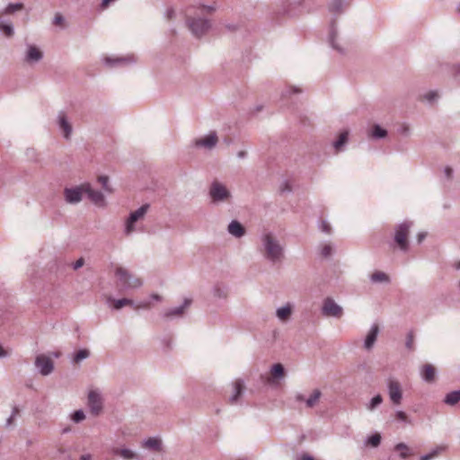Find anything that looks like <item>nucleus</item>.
<instances>
[{"label": "nucleus", "mask_w": 460, "mask_h": 460, "mask_svg": "<svg viewBox=\"0 0 460 460\" xmlns=\"http://www.w3.org/2000/svg\"><path fill=\"white\" fill-rule=\"evenodd\" d=\"M215 11L211 5L190 6L185 10V24L191 35L196 39H201L212 28V22L208 14Z\"/></svg>", "instance_id": "obj_1"}, {"label": "nucleus", "mask_w": 460, "mask_h": 460, "mask_svg": "<svg viewBox=\"0 0 460 460\" xmlns=\"http://www.w3.org/2000/svg\"><path fill=\"white\" fill-rule=\"evenodd\" d=\"M260 251L263 258L271 264H280L285 259V247L271 232L261 236Z\"/></svg>", "instance_id": "obj_2"}, {"label": "nucleus", "mask_w": 460, "mask_h": 460, "mask_svg": "<svg viewBox=\"0 0 460 460\" xmlns=\"http://www.w3.org/2000/svg\"><path fill=\"white\" fill-rule=\"evenodd\" d=\"M208 196L211 199V202L214 204L229 202L232 199L230 190L225 184L217 180H214L211 182L208 190Z\"/></svg>", "instance_id": "obj_3"}, {"label": "nucleus", "mask_w": 460, "mask_h": 460, "mask_svg": "<svg viewBox=\"0 0 460 460\" xmlns=\"http://www.w3.org/2000/svg\"><path fill=\"white\" fill-rule=\"evenodd\" d=\"M115 276L118 278L119 285L124 290L138 288L143 285V282L140 279L132 275L127 269L123 267L116 268Z\"/></svg>", "instance_id": "obj_4"}, {"label": "nucleus", "mask_w": 460, "mask_h": 460, "mask_svg": "<svg viewBox=\"0 0 460 460\" xmlns=\"http://www.w3.org/2000/svg\"><path fill=\"white\" fill-rule=\"evenodd\" d=\"M412 226V222L411 221H404L401 224H399L395 227L394 232V242L399 247V249L402 252H407L409 250V242H408V236L410 234V229Z\"/></svg>", "instance_id": "obj_5"}, {"label": "nucleus", "mask_w": 460, "mask_h": 460, "mask_svg": "<svg viewBox=\"0 0 460 460\" xmlns=\"http://www.w3.org/2000/svg\"><path fill=\"white\" fill-rule=\"evenodd\" d=\"M148 208H149V205L145 204V205L141 206L140 208H138L137 210H135L129 214V217H128V219L126 221V226H125V234L127 235H129L130 234H132L135 231V226H134L135 223L137 220L144 217V216L147 212Z\"/></svg>", "instance_id": "obj_6"}, {"label": "nucleus", "mask_w": 460, "mask_h": 460, "mask_svg": "<svg viewBox=\"0 0 460 460\" xmlns=\"http://www.w3.org/2000/svg\"><path fill=\"white\" fill-rule=\"evenodd\" d=\"M87 404L93 415L98 416L103 408L102 394L97 390H92L88 394Z\"/></svg>", "instance_id": "obj_7"}, {"label": "nucleus", "mask_w": 460, "mask_h": 460, "mask_svg": "<svg viewBox=\"0 0 460 460\" xmlns=\"http://www.w3.org/2000/svg\"><path fill=\"white\" fill-rule=\"evenodd\" d=\"M387 391L392 403L394 405H400L402 400L401 384L397 380L390 378L387 382Z\"/></svg>", "instance_id": "obj_8"}, {"label": "nucleus", "mask_w": 460, "mask_h": 460, "mask_svg": "<svg viewBox=\"0 0 460 460\" xmlns=\"http://www.w3.org/2000/svg\"><path fill=\"white\" fill-rule=\"evenodd\" d=\"M342 307L336 304L332 298L327 297L324 299L322 307L323 315L340 318L342 315Z\"/></svg>", "instance_id": "obj_9"}, {"label": "nucleus", "mask_w": 460, "mask_h": 460, "mask_svg": "<svg viewBox=\"0 0 460 460\" xmlns=\"http://www.w3.org/2000/svg\"><path fill=\"white\" fill-rule=\"evenodd\" d=\"M191 302V299L185 298L181 305L164 310L162 314L163 318L165 320H172L181 317L184 314L185 309L190 305Z\"/></svg>", "instance_id": "obj_10"}, {"label": "nucleus", "mask_w": 460, "mask_h": 460, "mask_svg": "<svg viewBox=\"0 0 460 460\" xmlns=\"http://www.w3.org/2000/svg\"><path fill=\"white\" fill-rule=\"evenodd\" d=\"M35 366L42 376H49L54 369L53 361L45 355L36 357Z\"/></svg>", "instance_id": "obj_11"}, {"label": "nucleus", "mask_w": 460, "mask_h": 460, "mask_svg": "<svg viewBox=\"0 0 460 460\" xmlns=\"http://www.w3.org/2000/svg\"><path fill=\"white\" fill-rule=\"evenodd\" d=\"M84 193V184L75 188H66L64 190L65 199L70 204L79 203L82 200Z\"/></svg>", "instance_id": "obj_12"}, {"label": "nucleus", "mask_w": 460, "mask_h": 460, "mask_svg": "<svg viewBox=\"0 0 460 460\" xmlns=\"http://www.w3.org/2000/svg\"><path fill=\"white\" fill-rule=\"evenodd\" d=\"M218 142L217 135L215 131L210 132L208 135L195 139L194 146L196 147H203L205 149H213Z\"/></svg>", "instance_id": "obj_13"}, {"label": "nucleus", "mask_w": 460, "mask_h": 460, "mask_svg": "<svg viewBox=\"0 0 460 460\" xmlns=\"http://www.w3.org/2000/svg\"><path fill=\"white\" fill-rule=\"evenodd\" d=\"M57 121L59 128L62 130L63 137L66 139H69L73 131L72 125L67 119L66 114L65 111H61L58 112L57 117Z\"/></svg>", "instance_id": "obj_14"}, {"label": "nucleus", "mask_w": 460, "mask_h": 460, "mask_svg": "<svg viewBox=\"0 0 460 460\" xmlns=\"http://www.w3.org/2000/svg\"><path fill=\"white\" fill-rule=\"evenodd\" d=\"M84 193L87 195V197L95 205H97V206L104 205V203H105L104 196L101 191L93 190L89 183L84 184Z\"/></svg>", "instance_id": "obj_15"}, {"label": "nucleus", "mask_w": 460, "mask_h": 460, "mask_svg": "<svg viewBox=\"0 0 460 460\" xmlns=\"http://www.w3.org/2000/svg\"><path fill=\"white\" fill-rule=\"evenodd\" d=\"M378 333H379L378 324L377 323L372 324L370 327V330L368 331L367 335L364 341V348L367 350L372 349V348L374 347V345L376 341Z\"/></svg>", "instance_id": "obj_16"}, {"label": "nucleus", "mask_w": 460, "mask_h": 460, "mask_svg": "<svg viewBox=\"0 0 460 460\" xmlns=\"http://www.w3.org/2000/svg\"><path fill=\"white\" fill-rule=\"evenodd\" d=\"M337 38H338L337 23H336V19H333L330 24L329 42L332 49H334L338 52L343 54L344 49L342 47H341L337 43Z\"/></svg>", "instance_id": "obj_17"}, {"label": "nucleus", "mask_w": 460, "mask_h": 460, "mask_svg": "<svg viewBox=\"0 0 460 460\" xmlns=\"http://www.w3.org/2000/svg\"><path fill=\"white\" fill-rule=\"evenodd\" d=\"M300 4L296 0H285L282 2L279 13L287 15H295L296 13V8Z\"/></svg>", "instance_id": "obj_18"}, {"label": "nucleus", "mask_w": 460, "mask_h": 460, "mask_svg": "<svg viewBox=\"0 0 460 460\" xmlns=\"http://www.w3.org/2000/svg\"><path fill=\"white\" fill-rule=\"evenodd\" d=\"M43 58L42 52L35 46L30 45L28 47L25 61L28 63H37Z\"/></svg>", "instance_id": "obj_19"}, {"label": "nucleus", "mask_w": 460, "mask_h": 460, "mask_svg": "<svg viewBox=\"0 0 460 460\" xmlns=\"http://www.w3.org/2000/svg\"><path fill=\"white\" fill-rule=\"evenodd\" d=\"M227 231L231 235L236 238H241L245 234L244 227L237 220L231 221V223L228 225Z\"/></svg>", "instance_id": "obj_20"}, {"label": "nucleus", "mask_w": 460, "mask_h": 460, "mask_svg": "<svg viewBox=\"0 0 460 460\" xmlns=\"http://www.w3.org/2000/svg\"><path fill=\"white\" fill-rule=\"evenodd\" d=\"M292 312L293 305L290 303H288L276 310V316L279 321L286 323L290 318Z\"/></svg>", "instance_id": "obj_21"}, {"label": "nucleus", "mask_w": 460, "mask_h": 460, "mask_svg": "<svg viewBox=\"0 0 460 460\" xmlns=\"http://www.w3.org/2000/svg\"><path fill=\"white\" fill-rule=\"evenodd\" d=\"M244 390V382L242 379H236L234 383V393L229 397L230 403H236L239 397L243 394Z\"/></svg>", "instance_id": "obj_22"}, {"label": "nucleus", "mask_w": 460, "mask_h": 460, "mask_svg": "<svg viewBox=\"0 0 460 460\" xmlns=\"http://www.w3.org/2000/svg\"><path fill=\"white\" fill-rule=\"evenodd\" d=\"M349 4L346 0H331L328 4L329 11L337 14L343 13Z\"/></svg>", "instance_id": "obj_23"}, {"label": "nucleus", "mask_w": 460, "mask_h": 460, "mask_svg": "<svg viewBox=\"0 0 460 460\" xmlns=\"http://www.w3.org/2000/svg\"><path fill=\"white\" fill-rule=\"evenodd\" d=\"M112 453L116 456L122 457L125 460H133L138 458L137 455L128 448L115 447L112 449Z\"/></svg>", "instance_id": "obj_24"}, {"label": "nucleus", "mask_w": 460, "mask_h": 460, "mask_svg": "<svg viewBox=\"0 0 460 460\" xmlns=\"http://www.w3.org/2000/svg\"><path fill=\"white\" fill-rule=\"evenodd\" d=\"M143 447L154 451H161L162 441L156 438H149L143 442Z\"/></svg>", "instance_id": "obj_25"}, {"label": "nucleus", "mask_w": 460, "mask_h": 460, "mask_svg": "<svg viewBox=\"0 0 460 460\" xmlns=\"http://www.w3.org/2000/svg\"><path fill=\"white\" fill-rule=\"evenodd\" d=\"M322 393L319 389H314L311 395L305 400V406L307 408H314L319 402Z\"/></svg>", "instance_id": "obj_26"}, {"label": "nucleus", "mask_w": 460, "mask_h": 460, "mask_svg": "<svg viewBox=\"0 0 460 460\" xmlns=\"http://www.w3.org/2000/svg\"><path fill=\"white\" fill-rule=\"evenodd\" d=\"M459 401L460 390H456L448 393L444 399V402L450 406L456 405Z\"/></svg>", "instance_id": "obj_27"}, {"label": "nucleus", "mask_w": 460, "mask_h": 460, "mask_svg": "<svg viewBox=\"0 0 460 460\" xmlns=\"http://www.w3.org/2000/svg\"><path fill=\"white\" fill-rule=\"evenodd\" d=\"M370 280L373 283H389V276L383 271H376L370 276Z\"/></svg>", "instance_id": "obj_28"}, {"label": "nucleus", "mask_w": 460, "mask_h": 460, "mask_svg": "<svg viewBox=\"0 0 460 460\" xmlns=\"http://www.w3.org/2000/svg\"><path fill=\"white\" fill-rule=\"evenodd\" d=\"M421 376L424 381L432 382L435 378V368L431 365H425Z\"/></svg>", "instance_id": "obj_29"}, {"label": "nucleus", "mask_w": 460, "mask_h": 460, "mask_svg": "<svg viewBox=\"0 0 460 460\" xmlns=\"http://www.w3.org/2000/svg\"><path fill=\"white\" fill-rule=\"evenodd\" d=\"M394 450L400 452V456L402 458H406L411 455L410 447L405 443L402 442L398 443L394 447Z\"/></svg>", "instance_id": "obj_30"}, {"label": "nucleus", "mask_w": 460, "mask_h": 460, "mask_svg": "<svg viewBox=\"0 0 460 460\" xmlns=\"http://www.w3.org/2000/svg\"><path fill=\"white\" fill-rule=\"evenodd\" d=\"M20 411L21 410L17 405L13 406L12 413L5 421V428H10L14 425V420L17 416L20 415Z\"/></svg>", "instance_id": "obj_31"}, {"label": "nucleus", "mask_w": 460, "mask_h": 460, "mask_svg": "<svg viewBox=\"0 0 460 460\" xmlns=\"http://www.w3.org/2000/svg\"><path fill=\"white\" fill-rule=\"evenodd\" d=\"M438 98L439 93L437 90L429 91L421 96V100L426 101L429 103L437 102Z\"/></svg>", "instance_id": "obj_32"}, {"label": "nucleus", "mask_w": 460, "mask_h": 460, "mask_svg": "<svg viewBox=\"0 0 460 460\" xmlns=\"http://www.w3.org/2000/svg\"><path fill=\"white\" fill-rule=\"evenodd\" d=\"M382 402H383L382 395L381 394H376L367 404V409L368 411H372L376 410L377 407H379Z\"/></svg>", "instance_id": "obj_33"}, {"label": "nucleus", "mask_w": 460, "mask_h": 460, "mask_svg": "<svg viewBox=\"0 0 460 460\" xmlns=\"http://www.w3.org/2000/svg\"><path fill=\"white\" fill-rule=\"evenodd\" d=\"M0 31L6 37H12L14 33L13 26L11 22H4L0 20Z\"/></svg>", "instance_id": "obj_34"}, {"label": "nucleus", "mask_w": 460, "mask_h": 460, "mask_svg": "<svg viewBox=\"0 0 460 460\" xmlns=\"http://www.w3.org/2000/svg\"><path fill=\"white\" fill-rule=\"evenodd\" d=\"M23 8V4L22 3H11L9 4L3 12H0V14H11L16 11H20Z\"/></svg>", "instance_id": "obj_35"}, {"label": "nucleus", "mask_w": 460, "mask_h": 460, "mask_svg": "<svg viewBox=\"0 0 460 460\" xmlns=\"http://www.w3.org/2000/svg\"><path fill=\"white\" fill-rule=\"evenodd\" d=\"M270 373L275 378H282L285 374L284 367L280 363L274 364L271 367Z\"/></svg>", "instance_id": "obj_36"}, {"label": "nucleus", "mask_w": 460, "mask_h": 460, "mask_svg": "<svg viewBox=\"0 0 460 460\" xmlns=\"http://www.w3.org/2000/svg\"><path fill=\"white\" fill-rule=\"evenodd\" d=\"M444 449V447L438 446L436 448H434L430 453L421 456L420 457V460H432L433 458L437 457Z\"/></svg>", "instance_id": "obj_37"}, {"label": "nucleus", "mask_w": 460, "mask_h": 460, "mask_svg": "<svg viewBox=\"0 0 460 460\" xmlns=\"http://www.w3.org/2000/svg\"><path fill=\"white\" fill-rule=\"evenodd\" d=\"M387 136V131L382 128L379 125H375L372 129L371 137L373 138H384Z\"/></svg>", "instance_id": "obj_38"}, {"label": "nucleus", "mask_w": 460, "mask_h": 460, "mask_svg": "<svg viewBox=\"0 0 460 460\" xmlns=\"http://www.w3.org/2000/svg\"><path fill=\"white\" fill-rule=\"evenodd\" d=\"M348 135L349 133L347 131L341 133L338 139L333 143V146L337 151H339L347 143Z\"/></svg>", "instance_id": "obj_39"}, {"label": "nucleus", "mask_w": 460, "mask_h": 460, "mask_svg": "<svg viewBox=\"0 0 460 460\" xmlns=\"http://www.w3.org/2000/svg\"><path fill=\"white\" fill-rule=\"evenodd\" d=\"M113 301V307L116 310L121 309L125 305H133L134 302L131 299L128 298H120Z\"/></svg>", "instance_id": "obj_40"}, {"label": "nucleus", "mask_w": 460, "mask_h": 460, "mask_svg": "<svg viewBox=\"0 0 460 460\" xmlns=\"http://www.w3.org/2000/svg\"><path fill=\"white\" fill-rule=\"evenodd\" d=\"M89 356H90L89 350H87L85 349H80L75 354V356L73 358V362L77 364V363L81 362L82 360L87 358Z\"/></svg>", "instance_id": "obj_41"}, {"label": "nucleus", "mask_w": 460, "mask_h": 460, "mask_svg": "<svg viewBox=\"0 0 460 460\" xmlns=\"http://www.w3.org/2000/svg\"><path fill=\"white\" fill-rule=\"evenodd\" d=\"M380 443H381V436L378 433L369 436L366 440V444H367L373 447H377L380 445Z\"/></svg>", "instance_id": "obj_42"}, {"label": "nucleus", "mask_w": 460, "mask_h": 460, "mask_svg": "<svg viewBox=\"0 0 460 460\" xmlns=\"http://www.w3.org/2000/svg\"><path fill=\"white\" fill-rule=\"evenodd\" d=\"M332 252H333L332 246L330 243H325L323 245L320 253H321L322 257L329 258L332 254Z\"/></svg>", "instance_id": "obj_43"}, {"label": "nucleus", "mask_w": 460, "mask_h": 460, "mask_svg": "<svg viewBox=\"0 0 460 460\" xmlns=\"http://www.w3.org/2000/svg\"><path fill=\"white\" fill-rule=\"evenodd\" d=\"M98 181L102 184L103 190L109 193L112 191L111 188L109 186V177L105 175L99 176Z\"/></svg>", "instance_id": "obj_44"}, {"label": "nucleus", "mask_w": 460, "mask_h": 460, "mask_svg": "<svg viewBox=\"0 0 460 460\" xmlns=\"http://www.w3.org/2000/svg\"><path fill=\"white\" fill-rule=\"evenodd\" d=\"M405 347L409 350H413L414 349V334H413L412 331L409 332L408 334H407L406 341H405Z\"/></svg>", "instance_id": "obj_45"}, {"label": "nucleus", "mask_w": 460, "mask_h": 460, "mask_svg": "<svg viewBox=\"0 0 460 460\" xmlns=\"http://www.w3.org/2000/svg\"><path fill=\"white\" fill-rule=\"evenodd\" d=\"M128 60V58H106L104 59L105 64H107L111 66L118 65V64L125 63Z\"/></svg>", "instance_id": "obj_46"}, {"label": "nucleus", "mask_w": 460, "mask_h": 460, "mask_svg": "<svg viewBox=\"0 0 460 460\" xmlns=\"http://www.w3.org/2000/svg\"><path fill=\"white\" fill-rule=\"evenodd\" d=\"M71 419L74 422L79 423L85 419V414L82 410H77L72 414Z\"/></svg>", "instance_id": "obj_47"}, {"label": "nucleus", "mask_w": 460, "mask_h": 460, "mask_svg": "<svg viewBox=\"0 0 460 460\" xmlns=\"http://www.w3.org/2000/svg\"><path fill=\"white\" fill-rule=\"evenodd\" d=\"M395 418L396 420L405 422V423H411L407 414L402 411H397L395 412Z\"/></svg>", "instance_id": "obj_48"}, {"label": "nucleus", "mask_w": 460, "mask_h": 460, "mask_svg": "<svg viewBox=\"0 0 460 460\" xmlns=\"http://www.w3.org/2000/svg\"><path fill=\"white\" fill-rule=\"evenodd\" d=\"M319 229L327 234H331V232H332V227H331L330 224L324 220L320 223Z\"/></svg>", "instance_id": "obj_49"}, {"label": "nucleus", "mask_w": 460, "mask_h": 460, "mask_svg": "<svg viewBox=\"0 0 460 460\" xmlns=\"http://www.w3.org/2000/svg\"><path fill=\"white\" fill-rule=\"evenodd\" d=\"M26 155L28 157V159L31 160V161H36L37 160V152L35 149L33 148H28L26 150Z\"/></svg>", "instance_id": "obj_50"}, {"label": "nucleus", "mask_w": 460, "mask_h": 460, "mask_svg": "<svg viewBox=\"0 0 460 460\" xmlns=\"http://www.w3.org/2000/svg\"><path fill=\"white\" fill-rule=\"evenodd\" d=\"M444 175L447 178V180L451 181L453 179L454 175V170L450 166H446L444 168Z\"/></svg>", "instance_id": "obj_51"}, {"label": "nucleus", "mask_w": 460, "mask_h": 460, "mask_svg": "<svg viewBox=\"0 0 460 460\" xmlns=\"http://www.w3.org/2000/svg\"><path fill=\"white\" fill-rule=\"evenodd\" d=\"M65 22L64 17L60 13H57L53 19V24L62 25Z\"/></svg>", "instance_id": "obj_52"}, {"label": "nucleus", "mask_w": 460, "mask_h": 460, "mask_svg": "<svg viewBox=\"0 0 460 460\" xmlns=\"http://www.w3.org/2000/svg\"><path fill=\"white\" fill-rule=\"evenodd\" d=\"M84 263V260L83 258H80L78 259L74 264H73V268L74 270H78L80 269Z\"/></svg>", "instance_id": "obj_53"}, {"label": "nucleus", "mask_w": 460, "mask_h": 460, "mask_svg": "<svg viewBox=\"0 0 460 460\" xmlns=\"http://www.w3.org/2000/svg\"><path fill=\"white\" fill-rule=\"evenodd\" d=\"M165 16L168 20H172L175 17V11L172 8H170L166 11Z\"/></svg>", "instance_id": "obj_54"}, {"label": "nucleus", "mask_w": 460, "mask_h": 460, "mask_svg": "<svg viewBox=\"0 0 460 460\" xmlns=\"http://www.w3.org/2000/svg\"><path fill=\"white\" fill-rule=\"evenodd\" d=\"M295 400H296V402H305V400H306V399L305 398L304 394H300V393H297V394H296V395H295Z\"/></svg>", "instance_id": "obj_55"}, {"label": "nucleus", "mask_w": 460, "mask_h": 460, "mask_svg": "<svg viewBox=\"0 0 460 460\" xmlns=\"http://www.w3.org/2000/svg\"><path fill=\"white\" fill-rule=\"evenodd\" d=\"M300 92H301V90H300V89H298L297 87L292 86V87H289V88L287 90L286 93H288V94H291V93H300Z\"/></svg>", "instance_id": "obj_56"}, {"label": "nucleus", "mask_w": 460, "mask_h": 460, "mask_svg": "<svg viewBox=\"0 0 460 460\" xmlns=\"http://www.w3.org/2000/svg\"><path fill=\"white\" fill-rule=\"evenodd\" d=\"M298 460H314V458L309 454L304 453L301 455Z\"/></svg>", "instance_id": "obj_57"}, {"label": "nucleus", "mask_w": 460, "mask_h": 460, "mask_svg": "<svg viewBox=\"0 0 460 460\" xmlns=\"http://www.w3.org/2000/svg\"><path fill=\"white\" fill-rule=\"evenodd\" d=\"M454 74L456 76H460V64H456L454 66Z\"/></svg>", "instance_id": "obj_58"}, {"label": "nucleus", "mask_w": 460, "mask_h": 460, "mask_svg": "<svg viewBox=\"0 0 460 460\" xmlns=\"http://www.w3.org/2000/svg\"><path fill=\"white\" fill-rule=\"evenodd\" d=\"M115 0H102V4H101V6L102 9H105L108 7V5L110 4V3H112L114 2Z\"/></svg>", "instance_id": "obj_59"}, {"label": "nucleus", "mask_w": 460, "mask_h": 460, "mask_svg": "<svg viewBox=\"0 0 460 460\" xmlns=\"http://www.w3.org/2000/svg\"><path fill=\"white\" fill-rule=\"evenodd\" d=\"M426 237V233L422 232V233H419L418 234V242L419 243H421Z\"/></svg>", "instance_id": "obj_60"}, {"label": "nucleus", "mask_w": 460, "mask_h": 460, "mask_svg": "<svg viewBox=\"0 0 460 460\" xmlns=\"http://www.w3.org/2000/svg\"><path fill=\"white\" fill-rule=\"evenodd\" d=\"M80 460H92V456L90 454H85L81 456Z\"/></svg>", "instance_id": "obj_61"}, {"label": "nucleus", "mask_w": 460, "mask_h": 460, "mask_svg": "<svg viewBox=\"0 0 460 460\" xmlns=\"http://www.w3.org/2000/svg\"><path fill=\"white\" fill-rule=\"evenodd\" d=\"M6 356H7V352L0 345V358H4Z\"/></svg>", "instance_id": "obj_62"}, {"label": "nucleus", "mask_w": 460, "mask_h": 460, "mask_svg": "<svg viewBox=\"0 0 460 460\" xmlns=\"http://www.w3.org/2000/svg\"><path fill=\"white\" fill-rule=\"evenodd\" d=\"M151 297H152L154 300H156V301H161V300H162L161 296H159V295H157V294H153V295H151Z\"/></svg>", "instance_id": "obj_63"}, {"label": "nucleus", "mask_w": 460, "mask_h": 460, "mask_svg": "<svg viewBox=\"0 0 460 460\" xmlns=\"http://www.w3.org/2000/svg\"><path fill=\"white\" fill-rule=\"evenodd\" d=\"M237 156H238L239 158H244V157L246 156V152H245V151H239V152L237 153Z\"/></svg>", "instance_id": "obj_64"}]
</instances>
